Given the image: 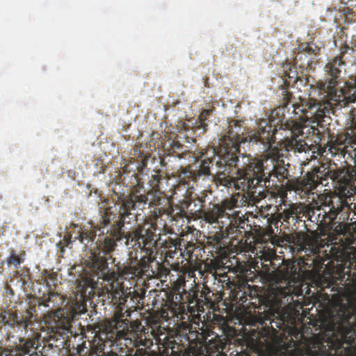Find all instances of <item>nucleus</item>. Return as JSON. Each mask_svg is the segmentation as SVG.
Returning <instances> with one entry per match:
<instances>
[{
	"instance_id": "43",
	"label": "nucleus",
	"mask_w": 356,
	"mask_h": 356,
	"mask_svg": "<svg viewBox=\"0 0 356 356\" xmlns=\"http://www.w3.org/2000/svg\"><path fill=\"white\" fill-rule=\"evenodd\" d=\"M245 284L239 286V291L235 293V298H238L241 301H243L244 296H246V291L242 292L241 287H245Z\"/></svg>"
},
{
	"instance_id": "42",
	"label": "nucleus",
	"mask_w": 356,
	"mask_h": 356,
	"mask_svg": "<svg viewBox=\"0 0 356 356\" xmlns=\"http://www.w3.org/2000/svg\"><path fill=\"white\" fill-rule=\"evenodd\" d=\"M287 191H289V189H286L285 186L280 185V188L277 189V195L282 199L286 197Z\"/></svg>"
},
{
	"instance_id": "13",
	"label": "nucleus",
	"mask_w": 356,
	"mask_h": 356,
	"mask_svg": "<svg viewBox=\"0 0 356 356\" xmlns=\"http://www.w3.org/2000/svg\"><path fill=\"white\" fill-rule=\"evenodd\" d=\"M219 232H216L213 235L209 236L207 238L206 247L210 250L211 253H214L218 256H225L227 255L229 248L227 246V242L225 238L232 236V238L238 236V233H244L243 229H236L234 226L230 227H224V229H219Z\"/></svg>"
},
{
	"instance_id": "49",
	"label": "nucleus",
	"mask_w": 356,
	"mask_h": 356,
	"mask_svg": "<svg viewBox=\"0 0 356 356\" xmlns=\"http://www.w3.org/2000/svg\"><path fill=\"white\" fill-rule=\"evenodd\" d=\"M309 356H316L314 353H313L312 350L309 351Z\"/></svg>"
},
{
	"instance_id": "9",
	"label": "nucleus",
	"mask_w": 356,
	"mask_h": 356,
	"mask_svg": "<svg viewBox=\"0 0 356 356\" xmlns=\"http://www.w3.org/2000/svg\"><path fill=\"white\" fill-rule=\"evenodd\" d=\"M44 321L48 329V335L44 337L47 346L50 348L63 346L70 330V318L65 317L63 310L58 309L47 315Z\"/></svg>"
},
{
	"instance_id": "15",
	"label": "nucleus",
	"mask_w": 356,
	"mask_h": 356,
	"mask_svg": "<svg viewBox=\"0 0 356 356\" xmlns=\"http://www.w3.org/2000/svg\"><path fill=\"white\" fill-rule=\"evenodd\" d=\"M320 47L313 42L300 44L298 49V52L295 53L296 60H302V56H305V60L300 64V67L304 69V67H309L316 60V56L320 54Z\"/></svg>"
},
{
	"instance_id": "18",
	"label": "nucleus",
	"mask_w": 356,
	"mask_h": 356,
	"mask_svg": "<svg viewBox=\"0 0 356 356\" xmlns=\"http://www.w3.org/2000/svg\"><path fill=\"white\" fill-rule=\"evenodd\" d=\"M161 146L167 156H171L172 154L175 158H181V151L183 147L176 138H172L171 136L165 134L162 138Z\"/></svg>"
},
{
	"instance_id": "16",
	"label": "nucleus",
	"mask_w": 356,
	"mask_h": 356,
	"mask_svg": "<svg viewBox=\"0 0 356 356\" xmlns=\"http://www.w3.org/2000/svg\"><path fill=\"white\" fill-rule=\"evenodd\" d=\"M40 338V334L39 332H35L31 337L24 338L20 337L17 338L18 343L17 341L13 342V346H20L22 343L30 341L33 346L28 348V353H22L19 356H47L43 353V349L45 348V346H42L40 349L41 347L39 342Z\"/></svg>"
},
{
	"instance_id": "6",
	"label": "nucleus",
	"mask_w": 356,
	"mask_h": 356,
	"mask_svg": "<svg viewBox=\"0 0 356 356\" xmlns=\"http://www.w3.org/2000/svg\"><path fill=\"white\" fill-rule=\"evenodd\" d=\"M273 280L276 286H273L268 293V301L273 307H281L291 303L293 296H302V270L291 260L284 261L282 266L275 271Z\"/></svg>"
},
{
	"instance_id": "10",
	"label": "nucleus",
	"mask_w": 356,
	"mask_h": 356,
	"mask_svg": "<svg viewBox=\"0 0 356 356\" xmlns=\"http://www.w3.org/2000/svg\"><path fill=\"white\" fill-rule=\"evenodd\" d=\"M291 243L293 252H296L297 254L305 252L302 257V265L305 268L313 270L321 264L320 248L312 237L305 233H298Z\"/></svg>"
},
{
	"instance_id": "27",
	"label": "nucleus",
	"mask_w": 356,
	"mask_h": 356,
	"mask_svg": "<svg viewBox=\"0 0 356 356\" xmlns=\"http://www.w3.org/2000/svg\"><path fill=\"white\" fill-rule=\"evenodd\" d=\"M164 180H165V177H163V175H161L159 172H157L154 175H152L149 183L152 189L156 192H160L162 181Z\"/></svg>"
},
{
	"instance_id": "23",
	"label": "nucleus",
	"mask_w": 356,
	"mask_h": 356,
	"mask_svg": "<svg viewBox=\"0 0 356 356\" xmlns=\"http://www.w3.org/2000/svg\"><path fill=\"white\" fill-rule=\"evenodd\" d=\"M212 110L204 109L202 111L198 117L197 120L195 122V129L197 131H200V134L204 133L207 131V127L209 125V117L211 114Z\"/></svg>"
},
{
	"instance_id": "34",
	"label": "nucleus",
	"mask_w": 356,
	"mask_h": 356,
	"mask_svg": "<svg viewBox=\"0 0 356 356\" xmlns=\"http://www.w3.org/2000/svg\"><path fill=\"white\" fill-rule=\"evenodd\" d=\"M354 186H355V188H356V184H354ZM341 188H342V190L343 191H345V190H347L348 193H350V195H355V197L353 199L355 202L350 204L348 202V203L350 206V214L351 213V211H353L354 215L356 216V191H355V189H354L353 187H341Z\"/></svg>"
},
{
	"instance_id": "47",
	"label": "nucleus",
	"mask_w": 356,
	"mask_h": 356,
	"mask_svg": "<svg viewBox=\"0 0 356 356\" xmlns=\"http://www.w3.org/2000/svg\"><path fill=\"white\" fill-rule=\"evenodd\" d=\"M84 347H78L76 350V353L81 355V352L83 351Z\"/></svg>"
},
{
	"instance_id": "21",
	"label": "nucleus",
	"mask_w": 356,
	"mask_h": 356,
	"mask_svg": "<svg viewBox=\"0 0 356 356\" xmlns=\"http://www.w3.org/2000/svg\"><path fill=\"white\" fill-rule=\"evenodd\" d=\"M31 346H33L30 341H27L20 346H13V343L1 349L0 356H19L22 353H28V348Z\"/></svg>"
},
{
	"instance_id": "28",
	"label": "nucleus",
	"mask_w": 356,
	"mask_h": 356,
	"mask_svg": "<svg viewBox=\"0 0 356 356\" xmlns=\"http://www.w3.org/2000/svg\"><path fill=\"white\" fill-rule=\"evenodd\" d=\"M63 302L62 299L57 292H49L48 298H47L43 303L44 307H50V303L52 304V307H56Z\"/></svg>"
},
{
	"instance_id": "45",
	"label": "nucleus",
	"mask_w": 356,
	"mask_h": 356,
	"mask_svg": "<svg viewBox=\"0 0 356 356\" xmlns=\"http://www.w3.org/2000/svg\"><path fill=\"white\" fill-rule=\"evenodd\" d=\"M351 133L350 134V136H356V119L353 120L351 122Z\"/></svg>"
},
{
	"instance_id": "1",
	"label": "nucleus",
	"mask_w": 356,
	"mask_h": 356,
	"mask_svg": "<svg viewBox=\"0 0 356 356\" xmlns=\"http://www.w3.org/2000/svg\"><path fill=\"white\" fill-rule=\"evenodd\" d=\"M127 176L130 177L127 186L130 191L125 195L124 193L118 192L114 188L113 199L117 209L107 207L101 215L99 224L94 227L93 229H82L79 225H74L73 230L70 232V239L73 241L79 240L83 243L86 248L94 243L97 236L98 238L94 243L92 248L85 257L83 264L89 268V273L92 277L104 281H111V298L113 305H117V310L111 321H109V327L119 330L123 325H126L123 319V307L127 302V298L131 293V287L124 286L123 282L120 284L118 275L109 268L108 255H110L116 247L117 242L124 238L125 244L129 246L130 243L132 247L138 245L142 252L146 253L145 256L152 258V254L156 250L157 236L150 229L144 230L143 226L138 225L133 231L124 232L122 228L125 224H130L133 221H137L139 211H143L147 204L152 206L155 202L148 203L147 195L145 193L143 181L141 175L135 171L129 172L128 174L123 172L122 181H125ZM154 259V258L153 257Z\"/></svg>"
},
{
	"instance_id": "20",
	"label": "nucleus",
	"mask_w": 356,
	"mask_h": 356,
	"mask_svg": "<svg viewBox=\"0 0 356 356\" xmlns=\"http://www.w3.org/2000/svg\"><path fill=\"white\" fill-rule=\"evenodd\" d=\"M298 60H296V56H294L293 63H289V61H285L282 63V76L285 78V83L287 84L295 83L299 80L300 76L297 71Z\"/></svg>"
},
{
	"instance_id": "7",
	"label": "nucleus",
	"mask_w": 356,
	"mask_h": 356,
	"mask_svg": "<svg viewBox=\"0 0 356 356\" xmlns=\"http://www.w3.org/2000/svg\"><path fill=\"white\" fill-rule=\"evenodd\" d=\"M244 136V132H241V121L232 120L229 122V131L220 138V145L223 153L213 158L212 159H201L197 168L195 169V177L196 182L202 177L209 175L213 176V180L217 186H222V184L217 181L218 172L220 167L219 161L229 153H232L236 156L243 155L240 153V144ZM222 186H225L222 185ZM227 188V186H225Z\"/></svg>"
},
{
	"instance_id": "50",
	"label": "nucleus",
	"mask_w": 356,
	"mask_h": 356,
	"mask_svg": "<svg viewBox=\"0 0 356 356\" xmlns=\"http://www.w3.org/2000/svg\"><path fill=\"white\" fill-rule=\"evenodd\" d=\"M108 356H119L118 354L115 353H112L111 354H109Z\"/></svg>"
},
{
	"instance_id": "25",
	"label": "nucleus",
	"mask_w": 356,
	"mask_h": 356,
	"mask_svg": "<svg viewBox=\"0 0 356 356\" xmlns=\"http://www.w3.org/2000/svg\"><path fill=\"white\" fill-rule=\"evenodd\" d=\"M355 50L354 48L349 47L348 44H345L341 49L340 54L338 55V58L343 61L344 67L346 63L352 62L354 58V54Z\"/></svg>"
},
{
	"instance_id": "48",
	"label": "nucleus",
	"mask_w": 356,
	"mask_h": 356,
	"mask_svg": "<svg viewBox=\"0 0 356 356\" xmlns=\"http://www.w3.org/2000/svg\"><path fill=\"white\" fill-rule=\"evenodd\" d=\"M305 56H302V60H298V65L300 66V64H301L302 62L305 61Z\"/></svg>"
},
{
	"instance_id": "40",
	"label": "nucleus",
	"mask_w": 356,
	"mask_h": 356,
	"mask_svg": "<svg viewBox=\"0 0 356 356\" xmlns=\"http://www.w3.org/2000/svg\"><path fill=\"white\" fill-rule=\"evenodd\" d=\"M212 275L214 277V280H218V282H221L222 285L225 282V284L227 285L229 282H230L229 279L228 278L227 275L226 274H217L216 270H214V272L213 273L212 270H210Z\"/></svg>"
},
{
	"instance_id": "36",
	"label": "nucleus",
	"mask_w": 356,
	"mask_h": 356,
	"mask_svg": "<svg viewBox=\"0 0 356 356\" xmlns=\"http://www.w3.org/2000/svg\"><path fill=\"white\" fill-rule=\"evenodd\" d=\"M329 143H331L332 144L337 145L339 147H341V149H345L346 152H348L349 147L347 144V141H346V135L343 141L341 140L340 138L339 137H333L331 138Z\"/></svg>"
},
{
	"instance_id": "51",
	"label": "nucleus",
	"mask_w": 356,
	"mask_h": 356,
	"mask_svg": "<svg viewBox=\"0 0 356 356\" xmlns=\"http://www.w3.org/2000/svg\"><path fill=\"white\" fill-rule=\"evenodd\" d=\"M167 157L164 158L163 160H161V163L165 164L166 161Z\"/></svg>"
},
{
	"instance_id": "37",
	"label": "nucleus",
	"mask_w": 356,
	"mask_h": 356,
	"mask_svg": "<svg viewBox=\"0 0 356 356\" xmlns=\"http://www.w3.org/2000/svg\"><path fill=\"white\" fill-rule=\"evenodd\" d=\"M282 220V216L280 209L277 208L276 213H273L268 218V222L270 224L277 227L279 222Z\"/></svg>"
},
{
	"instance_id": "2",
	"label": "nucleus",
	"mask_w": 356,
	"mask_h": 356,
	"mask_svg": "<svg viewBox=\"0 0 356 356\" xmlns=\"http://www.w3.org/2000/svg\"><path fill=\"white\" fill-rule=\"evenodd\" d=\"M265 124H260L258 130H251L243 134L241 143H252L262 144L264 154L262 158H252L244 154L236 157L232 153L225 154L218 162L220 171L217 181L227 187H234L242 192L253 193V201L250 204L259 202L256 196V189L259 184L278 181L289 191H294L300 195H307L315 189L318 184H323V179L326 170L324 165L314 166L311 171L299 179L297 177H289L288 167L284 165V152L292 151L294 153H302L311 149L305 140L303 139V127L295 122L291 128L290 136L284 138L282 143L284 149L275 143V134L277 131L275 126L269 124L266 120Z\"/></svg>"
},
{
	"instance_id": "11",
	"label": "nucleus",
	"mask_w": 356,
	"mask_h": 356,
	"mask_svg": "<svg viewBox=\"0 0 356 356\" xmlns=\"http://www.w3.org/2000/svg\"><path fill=\"white\" fill-rule=\"evenodd\" d=\"M350 314H343L337 325H332V329L334 331V337L331 338V348L334 349L335 353L339 350L350 348L355 344V325L350 323Z\"/></svg>"
},
{
	"instance_id": "32",
	"label": "nucleus",
	"mask_w": 356,
	"mask_h": 356,
	"mask_svg": "<svg viewBox=\"0 0 356 356\" xmlns=\"http://www.w3.org/2000/svg\"><path fill=\"white\" fill-rule=\"evenodd\" d=\"M276 252L273 248H267L264 249L261 252V259L265 261L266 262L272 263L273 259L276 257Z\"/></svg>"
},
{
	"instance_id": "22",
	"label": "nucleus",
	"mask_w": 356,
	"mask_h": 356,
	"mask_svg": "<svg viewBox=\"0 0 356 356\" xmlns=\"http://www.w3.org/2000/svg\"><path fill=\"white\" fill-rule=\"evenodd\" d=\"M33 314L29 309H26L25 316L22 318H19L17 314H9L8 318L6 320L9 321L12 325L16 324L19 327H22L24 329H27L29 325H31Z\"/></svg>"
},
{
	"instance_id": "12",
	"label": "nucleus",
	"mask_w": 356,
	"mask_h": 356,
	"mask_svg": "<svg viewBox=\"0 0 356 356\" xmlns=\"http://www.w3.org/2000/svg\"><path fill=\"white\" fill-rule=\"evenodd\" d=\"M152 261L154 259L149 257H142L140 259L137 257L129 258L126 264L118 268L119 274L123 280H134L136 277L149 276L150 271L154 273L151 270Z\"/></svg>"
},
{
	"instance_id": "39",
	"label": "nucleus",
	"mask_w": 356,
	"mask_h": 356,
	"mask_svg": "<svg viewBox=\"0 0 356 356\" xmlns=\"http://www.w3.org/2000/svg\"><path fill=\"white\" fill-rule=\"evenodd\" d=\"M7 262L10 264H13L16 266L22 264V259L19 255H17L14 250L11 251L10 256L7 259Z\"/></svg>"
},
{
	"instance_id": "17",
	"label": "nucleus",
	"mask_w": 356,
	"mask_h": 356,
	"mask_svg": "<svg viewBox=\"0 0 356 356\" xmlns=\"http://www.w3.org/2000/svg\"><path fill=\"white\" fill-rule=\"evenodd\" d=\"M178 184L175 187L177 191H181L182 189H185L186 193L188 192L189 188L193 186L191 185V181L196 182L194 177L195 171L191 169V166H186L184 168L181 167L177 171Z\"/></svg>"
},
{
	"instance_id": "38",
	"label": "nucleus",
	"mask_w": 356,
	"mask_h": 356,
	"mask_svg": "<svg viewBox=\"0 0 356 356\" xmlns=\"http://www.w3.org/2000/svg\"><path fill=\"white\" fill-rule=\"evenodd\" d=\"M293 94L287 90V89H283L282 90V106H287L289 104L292 103Z\"/></svg>"
},
{
	"instance_id": "41",
	"label": "nucleus",
	"mask_w": 356,
	"mask_h": 356,
	"mask_svg": "<svg viewBox=\"0 0 356 356\" xmlns=\"http://www.w3.org/2000/svg\"><path fill=\"white\" fill-rule=\"evenodd\" d=\"M156 210L154 211V216L156 220L163 215H165L168 218L172 216L171 213H170L166 208H157Z\"/></svg>"
},
{
	"instance_id": "31",
	"label": "nucleus",
	"mask_w": 356,
	"mask_h": 356,
	"mask_svg": "<svg viewBox=\"0 0 356 356\" xmlns=\"http://www.w3.org/2000/svg\"><path fill=\"white\" fill-rule=\"evenodd\" d=\"M183 243L184 247V253L188 255L189 259H193L195 249L199 248L200 246L197 245L196 242L193 241L186 242V243L183 241Z\"/></svg>"
},
{
	"instance_id": "3",
	"label": "nucleus",
	"mask_w": 356,
	"mask_h": 356,
	"mask_svg": "<svg viewBox=\"0 0 356 356\" xmlns=\"http://www.w3.org/2000/svg\"><path fill=\"white\" fill-rule=\"evenodd\" d=\"M344 63L338 56L330 60L325 66V72L328 76L325 81H318L312 86L311 95L308 108L302 110L307 119L312 121L319 120L329 113L332 103L355 102V95H351V88H355L353 82H345L343 87H339L341 71Z\"/></svg>"
},
{
	"instance_id": "19",
	"label": "nucleus",
	"mask_w": 356,
	"mask_h": 356,
	"mask_svg": "<svg viewBox=\"0 0 356 356\" xmlns=\"http://www.w3.org/2000/svg\"><path fill=\"white\" fill-rule=\"evenodd\" d=\"M302 204L291 203L281 211L283 222L289 224L291 218L296 222L302 221ZM305 222V220H303Z\"/></svg>"
},
{
	"instance_id": "8",
	"label": "nucleus",
	"mask_w": 356,
	"mask_h": 356,
	"mask_svg": "<svg viewBox=\"0 0 356 356\" xmlns=\"http://www.w3.org/2000/svg\"><path fill=\"white\" fill-rule=\"evenodd\" d=\"M186 282L184 278H181L175 281L172 284V290L175 294L172 296L173 302L175 305L184 308L195 307L197 309L203 308L204 305L207 307L212 308L215 307L216 301L220 298L218 293H215L207 286H204L200 294L199 287L197 290L191 287L190 291H186Z\"/></svg>"
},
{
	"instance_id": "33",
	"label": "nucleus",
	"mask_w": 356,
	"mask_h": 356,
	"mask_svg": "<svg viewBox=\"0 0 356 356\" xmlns=\"http://www.w3.org/2000/svg\"><path fill=\"white\" fill-rule=\"evenodd\" d=\"M86 304L85 302H75L72 307V312L74 316L85 314L86 312Z\"/></svg>"
},
{
	"instance_id": "44",
	"label": "nucleus",
	"mask_w": 356,
	"mask_h": 356,
	"mask_svg": "<svg viewBox=\"0 0 356 356\" xmlns=\"http://www.w3.org/2000/svg\"><path fill=\"white\" fill-rule=\"evenodd\" d=\"M4 324V325H12L11 322L6 320V315L1 313L0 314V324Z\"/></svg>"
},
{
	"instance_id": "30",
	"label": "nucleus",
	"mask_w": 356,
	"mask_h": 356,
	"mask_svg": "<svg viewBox=\"0 0 356 356\" xmlns=\"http://www.w3.org/2000/svg\"><path fill=\"white\" fill-rule=\"evenodd\" d=\"M328 152L331 155V156H339L340 158L342 156L345 158L346 154L348 152H346V149H341V147H339L337 146H334V145L331 143H327Z\"/></svg>"
},
{
	"instance_id": "5",
	"label": "nucleus",
	"mask_w": 356,
	"mask_h": 356,
	"mask_svg": "<svg viewBox=\"0 0 356 356\" xmlns=\"http://www.w3.org/2000/svg\"><path fill=\"white\" fill-rule=\"evenodd\" d=\"M253 198L252 193H234L229 198L222 200L220 204L210 202L207 208L200 209L199 218L207 224L216 225L221 229L231 226L236 230L243 228L246 236L248 232L245 230V220L240 216V211L234 209L250 205V201H253Z\"/></svg>"
},
{
	"instance_id": "24",
	"label": "nucleus",
	"mask_w": 356,
	"mask_h": 356,
	"mask_svg": "<svg viewBox=\"0 0 356 356\" xmlns=\"http://www.w3.org/2000/svg\"><path fill=\"white\" fill-rule=\"evenodd\" d=\"M182 243L180 238L173 240V238H169L168 241H165L163 245L164 248L169 249V252L167 253V256L173 258L174 255L172 254L176 253V250H180V251H181V246H183ZM181 254H182V252H181Z\"/></svg>"
},
{
	"instance_id": "35",
	"label": "nucleus",
	"mask_w": 356,
	"mask_h": 356,
	"mask_svg": "<svg viewBox=\"0 0 356 356\" xmlns=\"http://www.w3.org/2000/svg\"><path fill=\"white\" fill-rule=\"evenodd\" d=\"M209 346L211 348H214L217 352H220V350L222 351L224 348V343L222 342L220 337L218 335L215 337L214 340L211 339L209 341Z\"/></svg>"
},
{
	"instance_id": "52",
	"label": "nucleus",
	"mask_w": 356,
	"mask_h": 356,
	"mask_svg": "<svg viewBox=\"0 0 356 356\" xmlns=\"http://www.w3.org/2000/svg\"><path fill=\"white\" fill-rule=\"evenodd\" d=\"M142 164H143V165H145V160H142Z\"/></svg>"
},
{
	"instance_id": "4",
	"label": "nucleus",
	"mask_w": 356,
	"mask_h": 356,
	"mask_svg": "<svg viewBox=\"0 0 356 356\" xmlns=\"http://www.w3.org/2000/svg\"><path fill=\"white\" fill-rule=\"evenodd\" d=\"M348 198L345 194L332 195L327 202L329 210L323 212L321 206L302 204V219L305 217L318 227H322V236H326L331 243L343 242V236L347 234L351 235L350 225L346 222L351 209Z\"/></svg>"
},
{
	"instance_id": "54",
	"label": "nucleus",
	"mask_w": 356,
	"mask_h": 356,
	"mask_svg": "<svg viewBox=\"0 0 356 356\" xmlns=\"http://www.w3.org/2000/svg\"><path fill=\"white\" fill-rule=\"evenodd\" d=\"M7 341H10V336L7 337Z\"/></svg>"
},
{
	"instance_id": "26",
	"label": "nucleus",
	"mask_w": 356,
	"mask_h": 356,
	"mask_svg": "<svg viewBox=\"0 0 356 356\" xmlns=\"http://www.w3.org/2000/svg\"><path fill=\"white\" fill-rule=\"evenodd\" d=\"M184 277L186 282V291H190L191 287H193L195 290H197L199 287L195 282V273L194 270H189L186 272L183 275L179 276L176 281Z\"/></svg>"
},
{
	"instance_id": "29",
	"label": "nucleus",
	"mask_w": 356,
	"mask_h": 356,
	"mask_svg": "<svg viewBox=\"0 0 356 356\" xmlns=\"http://www.w3.org/2000/svg\"><path fill=\"white\" fill-rule=\"evenodd\" d=\"M346 141L349 147L348 154L351 156H356V136H350L349 133H346Z\"/></svg>"
},
{
	"instance_id": "14",
	"label": "nucleus",
	"mask_w": 356,
	"mask_h": 356,
	"mask_svg": "<svg viewBox=\"0 0 356 356\" xmlns=\"http://www.w3.org/2000/svg\"><path fill=\"white\" fill-rule=\"evenodd\" d=\"M355 159V165H348L346 167H340L339 168L332 170H325L323 181L326 180V177H330L332 181L338 183L340 187H353L355 190V184H356V157Z\"/></svg>"
},
{
	"instance_id": "53",
	"label": "nucleus",
	"mask_w": 356,
	"mask_h": 356,
	"mask_svg": "<svg viewBox=\"0 0 356 356\" xmlns=\"http://www.w3.org/2000/svg\"><path fill=\"white\" fill-rule=\"evenodd\" d=\"M160 200H161V198H160V197H157V198H156V201H157V202H160Z\"/></svg>"
},
{
	"instance_id": "46",
	"label": "nucleus",
	"mask_w": 356,
	"mask_h": 356,
	"mask_svg": "<svg viewBox=\"0 0 356 356\" xmlns=\"http://www.w3.org/2000/svg\"><path fill=\"white\" fill-rule=\"evenodd\" d=\"M351 95H355V97L356 98V76L355 77V88H350Z\"/></svg>"
}]
</instances>
